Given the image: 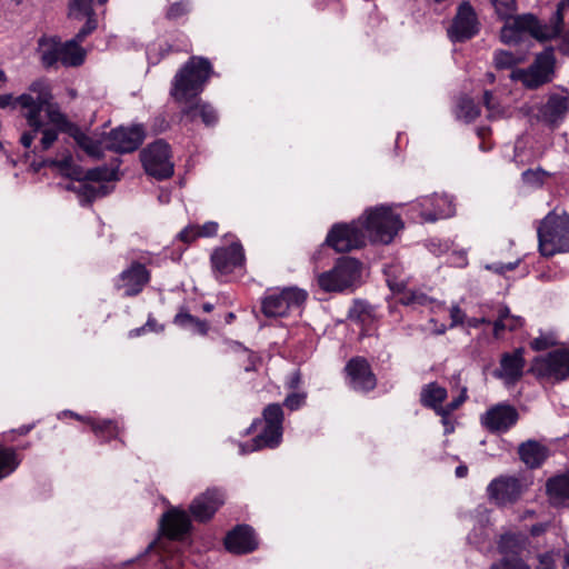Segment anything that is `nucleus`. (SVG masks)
<instances>
[{
	"mask_svg": "<svg viewBox=\"0 0 569 569\" xmlns=\"http://www.w3.org/2000/svg\"><path fill=\"white\" fill-rule=\"evenodd\" d=\"M518 418L519 415L515 407L499 403L486 411L481 417V423L490 432H502L512 427Z\"/></svg>",
	"mask_w": 569,
	"mask_h": 569,
	"instance_id": "obj_18",
	"label": "nucleus"
},
{
	"mask_svg": "<svg viewBox=\"0 0 569 569\" xmlns=\"http://www.w3.org/2000/svg\"><path fill=\"white\" fill-rule=\"evenodd\" d=\"M553 49L548 48L539 53L527 69H513L510 78L520 81L527 89H537L551 81L555 69Z\"/></svg>",
	"mask_w": 569,
	"mask_h": 569,
	"instance_id": "obj_8",
	"label": "nucleus"
},
{
	"mask_svg": "<svg viewBox=\"0 0 569 569\" xmlns=\"http://www.w3.org/2000/svg\"><path fill=\"white\" fill-rule=\"evenodd\" d=\"M450 317L452 320L451 325L456 326L463 322L465 313L458 306H453L450 309Z\"/></svg>",
	"mask_w": 569,
	"mask_h": 569,
	"instance_id": "obj_58",
	"label": "nucleus"
},
{
	"mask_svg": "<svg viewBox=\"0 0 569 569\" xmlns=\"http://www.w3.org/2000/svg\"><path fill=\"white\" fill-rule=\"evenodd\" d=\"M421 206L425 210H427L428 206L432 207L431 212H425L427 219L430 221L450 217L455 212L452 201L446 194H433L431 197L425 198Z\"/></svg>",
	"mask_w": 569,
	"mask_h": 569,
	"instance_id": "obj_29",
	"label": "nucleus"
},
{
	"mask_svg": "<svg viewBox=\"0 0 569 569\" xmlns=\"http://www.w3.org/2000/svg\"><path fill=\"white\" fill-rule=\"evenodd\" d=\"M428 301V297L425 293L417 291H406L400 297V302L406 306L411 305H426Z\"/></svg>",
	"mask_w": 569,
	"mask_h": 569,
	"instance_id": "obj_49",
	"label": "nucleus"
},
{
	"mask_svg": "<svg viewBox=\"0 0 569 569\" xmlns=\"http://www.w3.org/2000/svg\"><path fill=\"white\" fill-rule=\"evenodd\" d=\"M218 231V223L213 221L206 222L201 227H191L189 229H184L180 233V238L184 242H191L198 237H211L214 236Z\"/></svg>",
	"mask_w": 569,
	"mask_h": 569,
	"instance_id": "obj_36",
	"label": "nucleus"
},
{
	"mask_svg": "<svg viewBox=\"0 0 569 569\" xmlns=\"http://www.w3.org/2000/svg\"><path fill=\"white\" fill-rule=\"evenodd\" d=\"M223 503V492L217 488H210L192 500L189 511L194 520L206 522L214 516Z\"/></svg>",
	"mask_w": 569,
	"mask_h": 569,
	"instance_id": "obj_16",
	"label": "nucleus"
},
{
	"mask_svg": "<svg viewBox=\"0 0 569 569\" xmlns=\"http://www.w3.org/2000/svg\"><path fill=\"white\" fill-rule=\"evenodd\" d=\"M480 114V109L476 102L468 97H462L458 104V117L466 120L472 121Z\"/></svg>",
	"mask_w": 569,
	"mask_h": 569,
	"instance_id": "obj_41",
	"label": "nucleus"
},
{
	"mask_svg": "<svg viewBox=\"0 0 569 569\" xmlns=\"http://www.w3.org/2000/svg\"><path fill=\"white\" fill-rule=\"evenodd\" d=\"M500 19H509L517 10L516 0H491Z\"/></svg>",
	"mask_w": 569,
	"mask_h": 569,
	"instance_id": "obj_45",
	"label": "nucleus"
},
{
	"mask_svg": "<svg viewBox=\"0 0 569 569\" xmlns=\"http://www.w3.org/2000/svg\"><path fill=\"white\" fill-rule=\"evenodd\" d=\"M556 342L551 339V338H548V337H539V338H535L531 342H530V347L535 350V351H542V350H546L552 346H555Z\"/></svg>",
	"mask_w": 569,
	"mask_h": 569,
	"instance_id": "obj_54",
	"label": "nucleus"
},
{
	"mask_svg": "<svg viewBox=\"0 0 569 569\" xmlns=\"http://www.w3.org/2000/svg\"><path fill=\"white\" fill-rule=\"evenodd\" d=\"M525 56L515 54L510 51L499 50L493 56V64L498 70L511 69L525 61Z\"/></svg>",
	"mask_w": 569,
	"mask_h": 569,
	"instance_id": "obj_38",
	"label": "nucleus"
},
{
	"mask_svg": "<svg viewBox=\"0 0 569 569\" xmlns=\"http://www.w3.org/2000/svg\"><path fill=\"white\" fill-rule=\"evenodd\" d=\"M527 547V538L518 533L502 535L498 541V551L502 557H520Z\"/></svg>",
	"mask_w": 569,
	"mask_h": 569,
	"instance_id": "obj_32",
	"label": "nucleus"
},
{
	"mask_svg": "<svg viewBox=\"0 0 569 569\" xmlns=\"http://www.w3.org/2000/svg\"><path fill=\"white\" fill-rule=\"evenodd\" d=\"M525 366V349L517 348L501 355L499 367L493 371V376L501 379L505 385H515L522 378Z\"/></svg>",
	"mask_w": 569,
	"mask_h": 569,
	"instance_id": "obj_17",
	"label": "nucleus"
},
{
	"mask_svg": "<svg viewBox=\"0 0 569 569\" xmlns=\"http://www.w3.org/2000/svg\"><path fill=\"white\" fill-rule=\"evenodd\" d=\"M366 238L388 244L402 228L401 219L389 207L370 208L360 217Z\"/></svg>",
	"mask_w": 569,
	"mask_h": 569,
	"instance_id": "obj_4",
	"label": "nucleus"
},
{
	"mask_svg": "<svg viewBox=\"0 0 569 569\" xmlns=\"http://www.w3.org/2000/svg\"><path fill=\"white\" fill-rule=\"evenodd\" d=\"M162 533L171 540L182 539L191 528V520L187 511L172 508L162 515L160 520Z\"/></svg>",
	"mask_w": 569,
	"mask_h": 569,
	"instance_id": "obj_21",
	"label": "nucleus"
},
{
	"mask_svg": "<svg viewBox=\"0 0 569 569\" xmlns=\"http://www.w3.org/2000/svg\"><path fill=\"white\" fill-rule=\"evenodd\" d=\"M447 389L437 382L426 385L420 392V402L422 406L432 409L438 416L447 399Z\"/></svg>",
	"mask_w": 569,
	"mask_h": 569,
	"instance_id": "obj_31",
	"label": "nucleus"
},
{
	"mask_svg": "<svg viewBox=\"0 0 569 569\" xmlns=\"http://www.w3.org/2000/svg\"><path fill=\"white\" fill-rule=\"evenodd\" d=\"M569 8V0H561L557 6V11L552 18L551 24L546 28H555L557 30V37L560 34L563 27V12Z\"/></svg>",
	"mask_w": 569,
	"mask_h": 569,
	"instance_id": "obj_48",
	"label": "nucleus"
},
{
	"mask_svg": "<svg viewBox=\"0 0 569 569\" xmlns=\"http://www.w3.org/2000/svg\"><path fill=\"white\" fill-rule=\"evenodd\" d=\"M547 526L543 523L533 525L530 529L532 536H540L546 531Z\"/></svg>",
	"mask_w": 569,
	"mask_h": 569,
	"instance_id": "obj_63",
	"label": "nucleus"
},
{
	"mask_svg": "<svg viewBox=\"0 0 569 569\" xmlns=\"http://www.w3.org/2000/svg\"><path fill=\"white\" fill-rule=\"evenodd\" d=\"M18 466L16 451L10 448H0V479L9 476Z\"/></svg>",
	"mask_w": 569,
	"mask_h": 569,
	"instance_id": "obj_39",
	"label": "nucleus"
},
{
	"mask_svg": "<svg viewBox=\"0 0 569 569\" xmlns=\"http://www.w3.org/2000/svg\"><path fill=\"white\" fill-rule=\"evenodd\" d=\"M84 173L86 171H83L80 167L73 164L71 169L67 172L66 177L74 179L80 183L86 181Z\"/></svg>",
	"mask_w": 569,
	"mask_h": 569,
	"instance_id": "obj_57",
	"label": "nucleus"
},
{
	"mask_svg": "<svg viewBox=\"0 0 569 569\" xmlns=\"http://www.w3.org/2000/svg\"><path fill=\"white\" fill-rule=\"evenodd\" d=\"M537 569H553V559L549 553L539 556V565Z\"/></svg>",
	"mask_w": 569,
	"mask_h": 569,
	"instance_id": "obj_59",
	"label": "nucleus"
},
{
	"mask_svg": "<svg viewBox=\"0 0 569 569\" xmlns=\"http://www.w3.org/2000/svg\"><path fill=\"white\" fill-rule=\"evenodd\" d=\"M490 569H531L530 566L520 557H502L493 562Z\"/></svg>",
	"mask_w": 569,
	"mask_h": 569,
	"instance_id": "obj_44",
	"label": "nucleus"
},
{
	"mask_svg": "<svg viewBox=\"0 0 569 569\" xmlns=\"http://www.w3.org/2000/svg\"><path fill=\"white\" fill-rule=\"evenodd\" d=\"M70 133L69 136L74 139L77 144L90 157L92 158H101L103 152L101 149L100 142L93 140L91 137L87 136L78 126L69 127Z\"/></svg>",
	"mask_w": 569,
	"mask_h": 569,
	"instance_id": "obj_34",
	"label": "nucleus"
},
{
	"mask_svg": "<svg viewBox=\"0 0 569 569\" xmlns=\"http://www.w3.org/2000/svg\"><path fill=\"white\" fill-rule=\"evenodd\" d=\"M174 322L177 325H180V326H189V325H196L199 327V330L201 332H206L207 331V325L206 322H201L199 321L198 319H196L193 316H191L190 313L188 312H179L176 317H174Z\"/></svg>",
	"mask_w": 569,
	"mask_h": 569,
	"instance_id": "obj_50",
	"label": "nucleus"
},
{
	"mask_svg": "<svg viewBox=\"0 0 569 569\" xmlns=\"http://www.w3.org/2000/svg\"><path fill=\"white\" fill-rule=\"evenodd\" d=\"M307 293L298 288H286L280 293L267 297L262 302V312L267 317H282L290 308L301 306Z\"/></svg>",
	"mask_w": 569,
	"mask_h": 569,
	"instance_id": "obj_13",
	"label": "nucleus"
},
{
	"mask_svg": "<svg viewBox=\"0 0 569 569\" xmlns=\"http://www.w3.org/2000/svg\"><path fill=\"white\" fill-rule=\"evenodd\" d=\"M360 276L361 263L355 258L342 257L331 270L318 276V284L327 292H340L353 286Z\"/></svg>",
	"mask_w": 569,
	"mask_h": 569,
	"instance_id": "obj_7",
	"label": "nucleus"
},
{
	"mask_svg": "<svg viewBox=\"0 0 569 569\" xmlns=\"http://www.w3.org/2000/svg\"><path fill=\"white\" fill-rule=\"evenodd\" d=\"M521 461L529 468H538L546 460L548 450L536 440L522 442L518 448Z\"/></svg>",
	"mask_w": 569,
	"mask_h": 569,
	"instance_id": "obj_28",
	"label": "nucleus"
},
{
	"mask_svg": "<svg viewBox=\"0 0 569 569\" xmlns=\"http://www.w3.org/2000/svg\"><path fill=\"white\" fill-rule=\"evenodd\" d=\"M68 189L77 193L82 204H89L108 193V188L104 184L93 186L88 181L68 186Z\"/></svg>",
	"mask_w": 569,
	"mask_h": 569,
	"instance_id": "obj_33",
	"label": "nucleus"
},
{
	"mask_svg": "<svg viewBox=\"0 0 569 569\" xmlns=\"http://www.w3.org/2000/svg\"><path fill=\"white\" fill-rule=\"evenodd\" d=\"M189 11V6L186 1H179L176 3H172L170 8L167 11V17L169 19H177L179 17H182Z\"/></svg>",
	"mask_w": 569,
	"mask_h": 569,
	"instance_id": "obj_52",
	"label": "nucleus"
},
{
	"mask_svg": "<svg viewBox=\"0 0 569 569\" xmlns=\"http://www.w3.org/2000/svg\"><path fill=\"white\" fill-rule=\"evenodd\" d=\"M40 131H42L41 147L43 150H48L57 140L58 134L52 129H41Z\"/></svg>",
	"mask_w": 569,
	"mask_h": 569,
	"instance_id": "obj_55",
	"label": "nucleus"
},
{
	"mask_svg": "<svg viewBox=\"0 0 569 569\" xmlns=\"http://www.w3.org/2000/svg\"><path fill=\"white\" fill-rule=\"evenodd\" d=\"M560 50L569 53V29L561 37Z\"/></svg>",
	"mask_w": 569,
	"mask_h": 569,
	"instance_id": "obj_61",
	"label": "nucleus"
},
{
	"mask_svg": "<svg viewBox=\"0 0 569 569\" xmlns=\"http://www.w3.org/2000/svg\"><path fill=\"white\" fill-rule=\"evenodd\" d=\"M146 330L159 332V331L163 330V326L159 325L156 319L149 317V319L146 322V325L143 327H141V328H138V329L131 331V335L132 336H140L141 332H143Z\"/></svg>",
	"mask_w": 569,
	"mask_h": 569,
	"instance_id": "obj_53",
	"label": "nucleus"
},
{
	"mask_svg": "<svg viewBox=\"0 0 569 569\" xmlns=\"http://www.w3.org/2000/svg\"><path fill=\"white\" fill-rule=\"evenodd\" d=\"M527 486L518 478L500 476L493 479L488 488V497L498 506H507L517 502Z\"/></svg>",
	"mask_w": 569,
	"mask_h": 569,
	"instance_id": "obj_12",
	"label": "nucleus"
},
{
	"mask_svg": "<svg viewBox=\"0 0 569 569\" xmlns=\"http://www.w3.org/2000/svg\"><path fill=\"white\" fill-rule=\"evenodd\" d=\"M94 2L104 4L107 0H70L69 16L76 19H81L84 17L88 18L86 24L72 39L73 41H77L78 46L86 39L88 34H90L97 28V21L92 18V6Z\"/></svg>",
	"mask_w": 569,
	"mask_h": 569,
	"instance_id": "obj_23",
	"label": "nucleus"
},
{
	"mask_svg": "<svg viewBox=\"0 0 569 569\" xmlns=\"http://www.w3.org/2000/svg\"><path fill=\"white\" fill-rule=\"evenodd\" d=\"M306 401V393L303 392H293V393H290L286 399H284V406L290 409V410H297L299 409L301 406H303Z\"/></svg>",
	"mask_w": 569,
	"mask_h": 569,
	"instance_id": "obj_51",
	"label": "nucleus"
},
{
	"mask_svg": "<svg viewBox=\"0 0 569 569\" xmlns=\"http://www.w3.org/2000/svg\"><path fill=\"white\" fill-rule=\"evenodd\" d=\"M212 72L211 63L202 57H191L177 72L170 94L176 103L199 97Z\"/></svg>",
	"mask_w": 569,
	"mask_h": 569,
	"instance_id": "obj_2",
	"label": "nucleus"
},
{
	"mask_svg": "<svg viewBox=\"0 0 569 569\" xmlns=\"http://www.w3.org/2000/svg\"><path fill=\"white\" fill-rule=\"evenodd\" d=\"M179 108L181 116L186 117L189 121L197 119V110H200V118L206 126L216 123L218 119L214 109L199 97L190 99L189 102L179 103Z\"/></svg>",
	"mask_w": 569,
	"mask_h": 569,
	"instance_id": "obj_26",
	"label": "nucleus"
},
{
	"mask_svg": "<svg viewBox=\"0 0 569 569\" xmlns=\"http://www.w3.org/2000/svg\"><path fill=\"white\" fill-rule=\"evenodd\" d=\"M479 22L472 6L463 1L457 10L448 34L453 41H465L473 37L479 30Z\"/></svg>",
	"mask_w": 569,
	"mask_h": 569,
	"instance_id": "obj_15",
	"label": "nucleus"
},
{
	"mask_svg": "<svg viewBox=\"0 0 569 569\" xmlns=\"http://www.w3.org/2000/svg\"><path fill=\"white\" fill-rule=\"evenodd\" d=\"M530 371L541 379L562 381L569 378V350L558 349L545 356L536 357Z\"/></svg>",
	"mask_w": 569,
	"mask_h": 569,
	"instance_id": "obj_10",
	"label": "nucleus"
},
{
	"mask_svg": "<svg viewBox=\"0 0 569 569\" xmlns=\"http://www.w3.org/2000/svg\"><path fill=\"white\" fill-rule=\"evenodd\" d=\"M86 181L102 182L111 181L116 178V171L107 167L89 169L84 173Z\"/></svg>",
	"mask_w": 569,
	"mask_h": 569,
	"instance_id": "obj_43",
	"label": "nucleus"
},
{
	"mask_svg": "<svg viewBox=\"0 0 569 569\" xmlns=\"http://www.w3.org/2000/svg\"><path fill=\"white\" fill-rule=\"evenodd\" d=\"M140 157L148 174L160 180L172 176L173 163L170 161V147L167 142L158 140L149 144Z\"/></svg>",
	"mask_w": 569,
	"mask_h": 569,
	"instance_id": "obj_11",
	"label": "nucleus"
},
{
	"mask_svg": "<svg viewBox=\"0 0 569 569\" xmlns=\"http://www.w3.org/2000/svg\"><path fill=\"white\" fill-rule=\"evenodd\" d=\"M467 475H468V467H467V466L461 465V466H458V467L456 468V476H457L458 478H463V477H466Z\"/></svg>",
	"mask_w": 569,
	"mask_h": 569,
	"instance_id": "obj_64",
	"label": "nucleus"
},
{
	"mask_svg": "<svg viewBox=\"0 0 569 569\" xmlns=\"http://www.w3.org/2000/svg\"><path fill=\"white\" fill-rule=\"evenodd\" d=\"M345 370L349 378L350 386L356 390L369 391L377 385L369 362L362 357L350 359Z\"/></svg>",
	"mask_w": 569,
	"mask_h": 569,
	"instance_id": "obj_19",
	"label": "nucleus"
},
{
	"mask_svg": "<svg viewBox=\"0 0 569 569\" xmlns=\"http://www.w3.org/2000/svg\"><path fill=\"white\" fill-rule=\"evenodd\" d=\"M41 166L44 167H54L57 168L63 176L71 169L73 166L72 156L68 152L62 159H48L42 162Z\"/></svg>",
	"mask_w": 569,
	"mask_h": 569,
	"instance_id": "obj_47",
	"label": "nucleus"
},
{
	"mask_svg": "<svg viewBox=\"0 0 569 569\" xmlns=\"http://www.w3.org/2000/svg\"><path fill=\"white\" fill-rule=\"evenodd\" d=\"M150 281V272L144 264L133 261L120 273L119 288L128 297L137 296Z\"/></svg>",
	"mask_w": 569,
	"mask_h": 569,
	"instance_id": "obj_22",
	"label": "nucleus"
},
{
	"mask_svg": "<svg viewBox=\"0 0 569 569\" xmlns=\"http://www.w3.org/2000/svg\"><path fill=\"white\" fill-rule=\"evenodd\" d=\"M539 251L543 257L569 251V214L549 212L540 222L538 230Z\"/></svg>",
	"mask_w": 569,
	"mask_h": 569,
	"instance_id": "obj_3",
	"label": "nucleus"
},
{
	"mask_svg": "<svg viewBox=\"0 0 569 569\" xmlns=\"http://www.w3.org/2000/svg\"><path fill=\"white\" fill-rule=\"evenodd\" d=\"M546 492L555 506H563L569 502V469L549 478L546 482Z\"/></svg>",
	"mask_w": 569,
	"mask_h": 569,
	"instance_id": "obj_27",
	"label": "nucleus"
},
{
	"mask_svg": "<svg viewBox=\"0 0 569 569\" xmlns=\"http://www.w3.org/2000/svg\"><path fill=\"white\" fill-rule=\"evenodd\" d=\"M506 23L500 31V39L503 43L510 44L521 40L522 34L529 32L533 38L545 41L557 37L555 28H546L532 14L511 16L505 19Z\"/></svg>",
	"mask_w": 569,
	"mask_h": 569,
	"instance_id": "obj_6",
	"label": "nucleus"
},
{
	"mask_svg": "<svg viewBox=\"0 0 569 569\" xmlns=\"http://www.w3.org/2000/svg\"><path fill=\"white\" fill-rule=\"evenodd\" d=\"M325 244L337 252H349L366 244V232L361 219L350 223H336L329 230Z\"/></svg>",
	"mask_w": 569,
	"mask_h": 569,
	"instance_id": "obj_9",
	"label": "nucleus"
},
{
	"mask_svg": "<svg viewBox=\"0 0 569 569\" xmlns=\"http://www.w3.org/2000/svg\"><path fill=\"white\" fill-rule=\"evenodd\" d=\"M41 62L49 68L58 62L66 67H78L84 61L86 52L72 39L62 43L56 38L41 37L38 41Z\"/></svg>",
	"mask_w": 569,
	"mask_h": 569,
	"instance_id": "obj_5",
	"label": "nucleus"
},
{
	"mask_svg": "<svg viewBox=\"0 0 569 569\" xmlns=\"http://www.w3.org/2000/svg\"><path fill=\"white\" fill-rule=\"evenodd\" d=\"M30 91L37 92V97H33L30 93H23L16 99V102L26 110L23 117L26 118L28 126L31 129H34V132H39L43 127L40 113L41 111H46L50 122L60 131L69 134V127H76L77 124L67 119L66 114L60 111L57 103L51 102L52 96L47 86L41 82H34L30 86Z\"/></svg>",
	"mask_w": 569,
	"mask_h": 569,
	"instance_id": "obj_1",
	"label": "nucleus"
},
{
	"mask_svg": "<svg viewBox=\"0 0 569 569\" xmlns=\"http://www.w3.org/2000/svg\"><path fill=\"white\" fill-rule=\"evenodd\" d=\"M37 133H38V132H34V129H32V131H31V132H24V133L21 136V138H20V142H21V144H22L24 148H29V147L32 144V142H33V140H34V138H36V136H37Z\"/></svg>",
	"mask_w": 569,
	"mask_h": 569,
	"instance_id": "obj_60",
	"label": "nucleus"
},
{
	"mask_svg": "<svg viewBox=\"0 0 569 569\" xmlns=\"http://www.w3.org/2000/svg\"><path fill=\"white\" fill-rule=\"evenodd\" d=\"M14 101L12 94H1L0 96V108L4 109L8 106L12 104Z\"/></svg>",
	"mask_w": 569,
	"mask_h": 569,
	"instance_id": "obj_62",
	"label": "nucleus"
},
{
	"mask_svg": "<svg viewBox=\"0 0 569 569\" xmlns=\"http://www.w3.org/2000/svg\"><path fill=\"white\" fill-rule=\"evenodd\" d=\"M467 400V388H462L460 395L440 409L439 416L448 419Z\"/></svg>",
	"mask_w": 569,
	"mask_h": 569,
	"instance_id": "obj_46",
	"label": "nucleus"
},
{
	"mask_svg": "<svg viewBox=\"0 0 569 569\" xmlns=\"http://www.w3.org/2000/svg\"><path fill=\"white\" fill-rule=\"evenodd\" d=\"M281 437V430L264 423L262 432L253 438L251 443L240 446L241 452L247 453L264 447L273 448L280 443Z\"/></svg>",
	"mask_w": 569,
	"mask_h": 569,
	"instance_id": "obj_30",
	"label": "nucleus"
},
{
	"mask_svg": "<svg viewBox=\"0 0 569 569\" xmlns=\"http://www.w3.org/2000/svg\"><path fill=\"white\" fill-rule=\"evenodd\" d=\"M483 103L489 111L495 112V113L501 112L500 106L496 102V99L491 91H488V90L485 91Z\"/></svg>",
	"mask_w": 569,
	"mask_h": 569,
	"instance_id": "obj_56",
	"label": "nucleus"
},
{
	"mask_svg": "<svg viewBox=\"0 0 569 569\" xmlns=\"http://www.w3.org/2000/svg\"><path fill=\"white\" fill-rule=\"evenodd\" d=\"M264 423L282 431L283 411L278 403H271L263 410Z\"/></svg>",
	"mask_w": 569,
	"mask_h": 569,
	"instance_id": "obj_40",
	"label": "nucleus"
},
{
	"mask_svg": "<svg viewBox=\"0 0 569 569\" xmlns=\"http://www.w3.org/2000/svg\"><path fill=\"white\" fill-rule=\"evenodd\" d=\"M244 259L243 248L238 242L218 248L211 254L212 267L221 274H228L237 267L243 266Z\"/></svg>",
	"mask_w": 569,
	"mask_h": 569,
	"instance_id": "obj_20",
	"label": "nucleus"
},
{
	"mask_svg": "<svg viewBox=\"0 0 569 569\" xmlns=\"http://www.w3.org/2000/svg\"><path fill=\"white\" fill-rule=\"evenodd\" d=\"M224 546L228 551L242 555L253 551L258 542L254 538L253 530L249 526L240 525L226 536Z\"/></svg>",
	"mask_w": 569,
	"mask_h": 569,
	"instance_id": "obj_24",
	"label": "nucleus"
},
{
	"mask_svg": "<svg viewBox=\"0 0 569 569\" xmlns=\"http://www.w3.org/2000/svg\"><path fill=\"white\" fill-rule=\"evenodd\" d=\"M348 318L351 321L366 325L371 321V310L366 303L357 301L350 308Z\"/></svg>",
	"mask_w": 569,
	"mask_h": 569,
	"instance_id": "obj_42",
	"label": "nucleus"
},
{
	"mask_svg": "<svg viewBox=\"0 0 569 569\" xmlns=\"http://www.w3.org/2000/svg\"><path fill=\"white\" fill-rule=\"evenodd\" d=\"M144 131L141 126L119 127L111 130L104 138L106 148L124 153L137 150L143 142Z\"/></svg>",
	"mask_w": 569,
	"mask_h": 569,
	"instance_id": "obj_14",
	"label": "nucleus"
},
{
	"mask_svg": "<svg viewBox=\"0 0 569 569\" xmlns=\"http://www.w3.org/2000/svg\"><path fill=\"white\" fill-rule=\"evenodd\" d=\"M523 320L521 317L510 315L508 308H500L498 318L493 322V336L499 338L505 330L513 331L522 327Z\"/></svg>",
	"mask_w": 569,
	"mask_h": 569,
	"instance_id": "obj_35",
	"label": "nucleus"
},
{
	"mask_svg": "<svg viewBox=\"0 0 569 569\" xmlns=\"http://www.w3.org/2000/svg\"><path fill=\"white\" fill-rule=\"evenodd\" d=\"M569 110V97L553 93L548 97L546 103L539 108L538 119L555 124L562 120Z\"/></svg>",
	"mask_w": 569,
	"mask_h": 569,
	"instance_id": "obj_25",
	"label": "nucleus"
},
{
	"mask_svg": "<svg viewBox=\"0 0 569 569\" xmlns=\"http://www.w3.org/2000/svg\"><path fill=\"white\" fill-rule=\"evenodd\" d=\"M90 426L96 436L104 440L117 438L120 432L118 425L112 420H91Z\"/></svg>",
	"mask_w": 569,
	"mask_h": 569,
	"instance_id": "obj_37",
	"label": "nucleus"
}]
</instances>
